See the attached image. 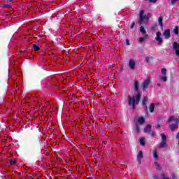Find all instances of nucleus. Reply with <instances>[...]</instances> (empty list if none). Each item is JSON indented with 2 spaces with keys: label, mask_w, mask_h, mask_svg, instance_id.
I'll return each mask as SVG.
<instances>
[{
  "label": "nucleus",
  "mask_w": 179,
  "mask_h": 179,
  "mask_svg": "<svg viewBox=\"0 0 179 179\" xmlns=\"http://www.w3.org/2000/svg\"><path fill=\"white\" fill-rule=\"evenodd\" d=\"M134 87L136 90L134 96H128L129 105L132 106L133 108H135V106L139 104V100H141V97L142 96V94L139 92V83L138 82V80H134Z\"/></svg>",
  "instance_id": "f257e3e1"
},
{
  "label": "nucleus",
  "mask_w": 179,
  "mask_h": 179,
  "mask_svg": "<svg viewBox=\"0 0 179 179\" xmlns=\"http://www.w3.org/2000/svg\"><path fill=\"white\" fill-rule=\"evenodd\" d=\"M171 121H173L175 124H171L170 128L171 129H172V131H174V129H177V128L178 127L179 116H178V118L174 116L169 117V118L168 119V122H171Z\"/></svg>",
  "instance_id": "f03ea898"
},
{
  "label": "nucleus",
  "mask_w": 179,
  "mask_h": 179,
  "mask_svg": "<svg viewBox=\"0 0 179 179\" xmlns=\"http://www.w3.org/2000/svg\"><path fill=\"white\" fill-rule=\"evenodd\" d=\"M143 13H145V11H143V10H140V14H139V23L140 24H142L143 20H149V19H150V17H152V14L148 13L147 15H143Z\"/></svg>",
  "instance_id": "7ed1b4c3"
},
{
  "label": "nucleus",
  "mask_w": 179,
  "mask_h": 179,
  "mask_svg": "<svg viewBox=\"0 0 179 179\" xmlns=\"http://www.w3.org/2000/svg\"><path fill=\"white\" fill-rule=\"evenodd\" d=\"M161 138H162V141L159 144V148H167V137H166V135L164 134H161Z\"/></svg>",
  "instance_id": "20e7f679"
},
{
  "label": "nucleus",
  "mask_w": 179,
  "mask_h": 179,
  "mask_svg": "<svg viewBox=\"0 0 179 179\" xmlns=\"http://www.w3.org/2000/svg\"><path fill=\"white\" fill-rule=\"evenodd\" d=\"M149 85H150V78H147L144 81H143L141 84V87L143 90H145L148 89Z\"/></svg>",
  "instance_id": "39448f33"
},
{
  "label": "nucleus",
  "mask_w": 179,
  "mask_h": 179,
  "mask_svg": "<svg viewBox=\"0 0 179 179\" xmlns=\"http://www.w3.org/2000/svg\"><path fill=\"white\" fill-rule=\"evenodd\" d=\"M155 41L158 42L159 45L163 44V38H162V32L157 31L156 33Z\"/></svg>",
  "instance_id": "423d86ee"
},
{
  "label": "nucleus",
  "mask_w": 179,
  "mask_h": 179,
  "mask_svg": "<svg viewBox=\"0 0 179 179\" xmlns=\"http://www.w3.org/2000/svg\"><path fill=\"white\" fill-rule=\"evenodd\" d=\"M136 65V62L133 59H131L129 61V67L130 68V69H135V66Z\"/></svg>",
  "instance_id": "0eeeda50"
},
{
  "label": "nucleus",
  "mask_w": 179,
  "mask_h": 179,
  "mask_svg": "<svg viewBox=\"0 0 179 179\" xmlns=\"http://www.w3.org/2000/svg\"><path fill=\"white\" fill-rule=\"evenodd\" d=\"M173 48L176 50V55H179V44L176 42L173 43Z\"/></svg>",
  "instance_id": "6e6552de"
},
{
  "label": "nucleus",
  "mask_w": 179,
  "mask_h": 179,
  "mask_svg": "<svg viewBox=\"0 0 179 179\" xmlns=\"http://www.w3.org/2000/svg\"><path fill=\"white\" fill-rule=\"evenodd\" d=\"M164 37H165L166 39L170 38V29H166L164 31Z\"/></svg>",
  "instance_id": "1a4fd4ad"
},
{
  "label": "nucleus",
  "mask_w": 179,
  "mask_h": 179,
  "mask_svg": "<svg viewBox=\"0 0 179 179\" xmlns=\"http://www.w3.org/2000/svg\"><path fill=\"white\" fill-rule=\"evenodd\" d=\"M146 103H148V98L145 96L143 99L142 106H143V107H145V108H148V106H146Z\"/></svg>",
  "instance_id": "9d476101"
},
{
  "label": "nucleus",
  "mask_w": 179,
  "mask_h": 179,
  "mask_svg": "<svg viewBox=\"0 0 179 179\" xmlns=\"http://www.w3.org/2000/svg\"><path fill=\"white\" fill-rule=\"evenodd\" d=\"M143 157V154H142V151H141V152L138 153V156H137V160H138V163L141 164V159Z\"/></svg>",
  "instance_id": "9b49d317"
},
{
  "label": "nucleus",
  "mask_w": 179,
  "mask_h": 179,
  "mask_svg": "<svg viewBox=\"0 0 179 179\" xmlns=\"http://www.w3.org/2000/svg\"><path fill=\"white\" fill-rule=\"evenodd\" d=\"M151 128H152V126H150V124L147 125L144 129V132H145V134L148 132H150Z\"/></svg>",
  "instance_id": "f8f14e48"
},
{
  "label": "nucleus",
  "mask_w": 179,
  "mask_h": 179,
  "mask_svg": "<svg viewBox=\"0 0 179 179\" xmlns=\"http://www.w3.org/2000/svg\"><path fill=\"white\" fill-rule=\"evenodd\" d=\"M152 155L154 156V158L157 160V159L159 158V155H157V150H152Z\"/></svg>",
  "instance_id": "ddd939ff"
},
{
  "label": "nucleus",
  "mask_w": 179,
  "mask_h": 179,
  "mask_svg": "<svg viewBox=\"0 0 179 179\" xmlns=\"http://www.w3.org/2000/svg\"><path fill=\"white\" fill-rule=\"evenodd\" d=\"M138 124H143V122H145V118H143V117H140L138 118Z\"/></svg>",
  "instance_id": "4468645a"
},
{
  "label": "nucleus",
  "mask_w": 179,
  "mask_h": 179,
  "mask_svg": "<svg viewBox=\"0 0 179 179\" xmlns=\"http://www.w3.org/2000/svg\"><path fill=\"white\" fill-rule=\"evenodd\" d=\"M159 24L161 27H163V17H159L158 19Z\"/></svg>",
  "instance_id": "2eb2a0df"
},
{
  "label": "nucleus",
  "mask_w": 179,
  "mask_h": 179,
  "mask_svg": "<svg viewBox=\"0 0 179 179\" xmlns=\"http://www.w3.org/2000/svg\"><path fill=\"white\" fill-rule=\"evenodd\" d=\"M149 110H150V113H153V111H155V103H152L150 106Z\"/></svg>",
  "instance_id": "dca6fc26"
},
{
  "label": "nucleus",
  "mask_w": 179,
  "mask_h": 179,
  "mask_svg": "<svg viewBox=\"0 0 179 179\" xmlns=\"http://www.w3.org/2000/svg\"><path fill=\"white\" fill-rule=\"evenodd\" d=\"M160 80L162 82H167V77L166 76H160L159 77Z\"/></svg>",
  "instance_id": "f3484780"
},
{
  "label": "nucleus",
  "mask_w": 179,
  "mask_h": 179,
  "mask_svg": "<svg viewBox=\"0 0 179 179\" xmlns=\"http://www.w3.org/2000/svg\"><path fill=\"white\" fill-rule=\"evenodd\" d=\"M161 73H162L164 76H166V74L167 73V69H166L165 68L162 69Z\"/></svg>",
  "instance_id": "a211bd4d"
},
{
  "label": "nucleus",
  "mask_w": 179,
  "mask_h": 179,
  "mask_svg": "<svg viewBox=\"0 0 179 179\" xmlns=\"http://www.w3.org/2000/svg\"><path fill=\"white\" fill-rule=\"evenodd\" d=\"M140 143L142 146H145V138L142 137L140 138Z\"/></svg>",
  "instance_id": "6ab92c4d"
},
{
  "label": "nucleus",
  "mask_w": 179,
  "mask_h": 179,
  "mask_svg": "<svg viewBox=\"0 0 179 179\" xmlns=\"http://www.w3.org/2000/svg\"><path fill=\"white\" fill-rule=\"evenodd\" d=\"M140 31L141 33H142L143 34H145V33H146V31L145 30V27H143V26H141L140 27Z\"/></svg>",
  "instance_id": "aec40b11"
},
{
  "label": "nucleus",
  "mask_w": 179,
  "mask_h": 179,
  "mask_svg": "<svg viewBox=\"0 0 179 179\" xmlns=\"http://www.w3.org/2000/svg\"><path fill=\"white\" fill-rule=\"evenodd\" d=\"M145 38H148V34H145V38H139L138 41L142 43V41H145Z\"/></svg>",
  "instance_id": "412c9836"
},
{
  "label": "nucleus",
  "mask_w": 179,
  "mask_h": 179,
  "mask_svg": "<svg viewBox=\"0 0 179 179\" xmlns=\"http://www.w3.org/2000/svg\"><path fill=\"white\" fill-rule=\"evenodd\" d=\"M33 48L34 51H38L40 50V48H38L37 45H33Z\"/></svg>",
  "instance_id": "4be33fe9"
},
{
  "label": "nucleus",
  "mask_w": 179,
  "mask_h": 179,
  "mask_svg": "<svg viewBox=\"0 0 179 179\" xmlns=\"http://www.w3.org/2000/svg\"><path fill=\"white\" fill-rule=\"evenodd\" d=\"M175 34H178V27H176L173 29Z\"/></svg>",
  "instance_id": "5701e85b"
},
{
  "label": "nucleus",
  "mask_w": 179,
  "mask_h": 179,
  "mask_svg": "<svg viewBox=\"0 0 179 179\" xmlns=\"http://www.w3.org/2000/svg\"><path fill=\"white\" fill-rule=\"evenodd\" d=\"M155 166L157 170H160V165H159V164L157 162L155 163Z\"/></svg>",
  "instance_id": "b1692460"
},
{
  "label": "nucleus",
  "mask_w": 179,
  "mask_h": 179,
  "mask_svg": "<svg viewBox=\"0 0 179 179\" xmlns=\"http://www.w3.org/2000/svg\"><path fill=\"white\" fill-rule=\"evenodd\" d=\"M10 164H11V165L16 164V160H10Z\"/></svg>",
  "instance_id": "393cba45"
},
{
  "label": "nucleus",
  "mask_w": 179,
  "mask_h": 179,
  "mask_svg": "<svg viewBox=\"0 0 179 179\" xmlns=\"http://www.w3.org/2000/svg\"><path fill=\"white\" fill-rule=\"evenodd\" d=\"M136 129L137 132H139L140 129H139V126H138V124H136Z\"/></svg>",
  "instance_id": "a878e982"
},
{
  "label": "nucleus",
  "mask_w": 179,
  "mask_h": 179,
  "mask_svg": "<svg viewBox=\"0 0 179 179\" xmlns=\"http://www.w3.org/2000/svg\"><path fill=\"white\" fill-rule=\"evenodd\" d=\"M149 2H152L153 3H155V2H157V0H148Z\"/></svg>",
  "instance_id": "bb28decb"
},
{
  "label": "nucleus",
  "mask_w": 179,
  "mask_h": 179,
  "mask_svg": "<svg viewBox=\"0 0 179 179\" xmlns=\"http://www.w3.org/2000/svg\"><path fill=\"white\" fill-rule=\"evenodd\" d=\"M178 0H171V3L172 5H174V3H176V2H177Z\"/></svg>",
  "instance_id": "cd10ccee"
},
{
  "label": "nucleus",
  "mask_w": 179,
  "mask_h": 179,
  "mask_svg": "<svg viewBox=\"0 0 179 179\" xmlns=\"http://www.w3.org/2000/svg\"><path fill=\"white\" fill-rule=\"evenodd\" d=\"M134 26H135V22H132L130 29H134Z\"/></svg>",
  "instance_id": "c85d7f7f"
},
{
  "label": "nucleus",
  "mask_w": 179,
  "mask_h": 179,
  "mask_svg": "<svg viewBox=\"0 0 179 179\" xmlns=\"http://www.w3.org/2000/svg\"><path fill=\"white\" fill-rule=\"evenodd\" d=\"M126 44L127 45H129V40L128 39L126 40Z\"/></svg>",
  "instance_id": "c756f323"
},
{
  "label": "nucleus",
  "mask_w": 179,
  "mask_h": 179,
  "mask_svg": "<svg viewBox=\"0 0 179 179\" xmlns=\"http://www.w3.org/2000/svg\"><path fill=\"white\" fill-rule=\"evenodd\" d=\"M5 8H10V5L9 4H6L4 6Z\"/></svg>",
  "instance_id": "7c9ffc66"
},
{
  "label": "nucleus",
  "mask_w": 179,
  "mask_h": 179,
  "mask_svg": "<svg viewBox=\"0 0 179 179\" xmlns=\"http://www.w3.org/2000/svg\"><path fill=\"white\" fill-rule=\"evenodd\" d=\"M176 138H177V139H179V133L177 134V135H176Z\"/></svg>",
  "instance_id": "2f4dec72"
},
{
  "label": "nucleus",
  "mask_w": 179,
  "mask_h": 179,
  "mask_svg": "<svg viewBox=\"0 0 179 179\" xmlns=\"http://www.w3.org/2000/svg\"><path fill=\"white\" fill-rule=\"evenodd\" d=\"M157 128H160V124H157Z\"/></svg>",
  "instance_id": "473e14b6"
},
{
  "label": "nucleus",
  "mask_w": 179,
  "mask_h": 179,
  "mask_svg": "<svg viewBox=\"0 0 179 179\" xmlns=\"http://www.w3.org/2000/svg\"><path fill=\"white\" fill-rule=\"evenodd\" d=\"M87 179H92V178H87Z\"/></svg>",
  "instance_id": "72a5a7b5"
},
{
  "label": "nucleus",
  "mask_w": 179,
  "mask_h": 179,
  "mask_svg": "<svg viewBox=\"0 0 179 179\" xmlns=\"http://www.w3.org/2000/svg\"><path fill=\"white\" fill-rule=\"evenodd\" d=\"M154 179H157V178H156V176L154 177Z\"/></svg>",
  "instance_id": "f704fd0d"
},
{
  "label": "nucleus",
  "mask_w": 179,
  "mask_h": 179,
  "mask_svg": "<svg viewBox=\"0 0 179 179\" xmlns=\"http://www.w3.org/2000/svg\"><path fill=\"white\" fill-rule=\"evenodd\" d=\"M158 86H160V84H157Z\"/></svg>",
  "instance_id": "c9c22d12"
},
{
  "label": "nucleus",
  "mask_w": 179,
  "mask_h": 179,
  "mask_svg": "<svg viewBox=\"0 0 179 179\" xmlns=\"http://www.w3.org/2000/svg\"><path fill=\"white\" fill-rule=\"evenodd\" d=\"M155 134V132H152V135H153Z\"/></svg>",
  "instance_id": "e433bc0d"
},
{
  "label": "nucleus",
  "mask_w": 179,
  "mask_h": 179,
  "mask_svg": "<svg viewBox=\"0 0 179 179\" xmlns=\"http://www.w3.org/2000/svg\"><path fill=\"white\" fill-rule=\"evenodd\" d=\"M10 2H12V0H10Z\"/></svg>",
  "instance_id": "4c0bfd02"
}]
</instances>
